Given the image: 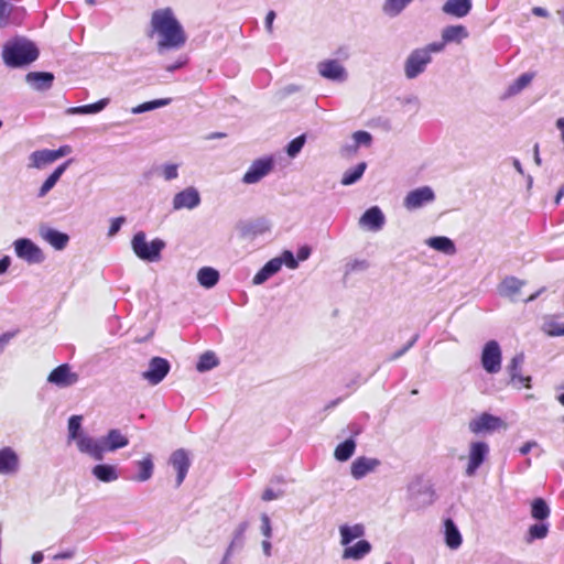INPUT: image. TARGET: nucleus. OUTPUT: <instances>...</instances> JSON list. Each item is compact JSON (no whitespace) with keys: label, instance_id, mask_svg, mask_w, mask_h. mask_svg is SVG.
<instances>
[{"label":"nucleus","instance_id":"nucleus-1","mask_svg":"<svg viewBox=\"0 0 564 564\" xmlns=\"http://www.w3.org/2000/svg\"><path fill=\"white\" fill-rule=\"evenodd\" d=\"M153 35L159 37L158 51L160 53L180 50L187 41L182 23L169 7L152 12L148 36L153 37Z\"/></svg>","mask_w":564,"mask_h":564},{"label":"nucleus","instance_id":"nucleus-2","mask_svg":"<svg viewBox=\"0 0 564 564\" xmlns=\"http://www.w3.org/2000/svg\"><path fill=\"white\" fill-rule=\"evenodd\" d=\"M3 64L12 69L29 67L40 56L36 43L25 36L15 35L2 46Z\"/></svg>","mask_w":564,"mask_h":564},{"label":"nucleus","instance_id":"nucleus-3","mask_svg":"<svg viewBox=\"0 0 564 564\" xmlns=\"http://www.w3.org/2000/svg\"><path fill=\"white\" fill-rule=\"evenodd\" d=\"M129 444V438L119 429H110L99 438L82 437L79 452L89 455L95 460L101 462L107 452H116Z\"/></svg>","mask_w":564,"mask_h":564},{"label":"nucleus","instance_id":"nucleus-4","mask_svg":"<svg viewBox=\"0 0 564 564\" xmlns=\"http://www.w3.org/2000/svg\"><path fill=\"white\" fill-rule=\"evenodd\" d=\"M166 242L161 238H154L147 241L144 231H137L131 239V249L140 260L144 262H158L162 258V251L165 249Z\"/></svg>","mask_w":564,"mask_h":564},{"label":"nucleus","instance_id":"nucleus-5","mask_svg":"<svg viewBox=\"0 0 564 564\" xmlns=\"http://www.w3.org/2000/svg\"><path fill=\"white\" fill-rule=\"evenodd\" d=\"M408 496L417 509L431 506L436 500L433 485L429 480H424L422 476H416L408 485Z\"/></svg>","mask_w":564,"mask_h":564},{"label":"nucleus","instance_id":"nucleus-6","mask_svg":"<svg viewBox=\"0 0 564 564\" xmlns=\"http://www.w3.org/2000/svg\"><path fill=\"white\" fill-rule=\"evenodd\" d=\"M501 362L502 350L500 344L496 339L486 341L480 354L482 369L489 375L498 373L501 370Z\"/></svg>","mask_w":564,"mask_h":564},{"label":"nucleus","instance_id":"nucleus-7","mask_svg":"<svg viewBox=\"0 0 564 564\" xmlns=\"http://www.w3.org/2000/svg\"><path fill=\"white\" fill-rule=\"evenodd\" d=\"M274 166L275 160L272 155L259 158L251 163L241 182L247 185L257 184L268 176L274 170Z\"/></svg>","mask_w":564,"mask_h":564},{"label":"nucleus","instance_id":"nucleus-8","mask_svg":"<svg viewBox=\"0 0 564 564\" xmlns=\"http://www.w3.org/2000/svg\"><path fill=\"white\" fill-rule=\"evenodd\" d=\"M17 257L30 264H39L45 260L42 249L30 238H18L13 242Z\"/></svg>","mask_w":564,"mask_h":564},{"label":"nucleus","instance_id":"nucleus-9","mask_svg":"<svg viewBox=\"0 0 564 564\" xmlns=\"http://www.w3.org/2000/svg\"><path fill=\"white\" fill-rule=\"evenodd\" d=\"M432 62V56L424 50H413L404 62V75L408 79H414L423 74L427 65Z\"/></svg>","mask_w":564,"mask_h":564},{"label":"nucleus","instance_id":"nucleus-10","mask_svg":"<svg viewBox=\"0 0 564 564\" xmlns=\"http://www.w3.org/2000/svg\"><path fill=\"white\" fill-rule=\"evenodd\" d=\"M489 445L485 441H474L469 444L468 463L465 469L467 477H473L477 474L481 465L489 456Z\"/></svg>","mask_w":564,"mask_h":564},{"label":"nucleus","instance_id":"nucleus-11","mask_svg":"<svg viewBox=\"0 0 564 564\" xmlns=\"http://www.w3.org/2000/svg\"><path fill=\"white\" fill-rule=\"evenodd\" d=\"M171 370V362L163 357L154 356L149 360L148 369L141 373L143 380L151 386L161 383Z\"/></svg>","mask_w":564,"mask_h":564},{"label":"nucleus","instance_id":"nucleus-12","mask_svg":"<svg viewBox=\"0 0 564 564\" xmlns=\"http://www.w3.org/2000/svg\"><path fill=\"white\" fill-rule=\"evenodd\" d=\"M79 380V375L72 371L69 364H61L55 367L47 377V382L58 388H68L76 384Z\"/></svg>","mask_w":564,"mask_h":564},{"label":"nucleus","instance_id":"nucleus-13","mask_svg":"<svg viewBox=\"0 0 564 564\" xmlns=\"http://www.w3.org/2000/svg\"><path fill=\"white\" fill-rule=\"evenodd\" d=\"M435 200V193L432 187L425 185L410 191L404 197L403 205L406 209L413 210L423 207Z\"/></svg>","mask_w":564,"mask_h":564},{"label":"nucleus","instance_id":"nucleus-14","mask_svg":"<svg viewBox=\"0 0 564 564\" xmlns=\"http://www.w3.org/2000/svg\"><path fill=\"white\" fill-rule=\"evenodd\" d=\"M318 74L330 82L343 83L347 79L346 68L337 59H324L317 64Z\"/></svg>","mask_w":564,"mask_h":564},{"label":"nucleus","instance_id":"nucleus-15","mask_svg":"<svg viewBox=\"0 0 564 564\" xmlns=\"http://www.w3.org/2000/svg\"><path fill=\"white\" fill-rule=\"evenodd\" d=\"M169 464L176 471L175 487L178 488L185 480L188 469L191 467L189 453L184 448H178L174 451L169 458Z\"/></svg>","mask_w":564,"mask_h":564},{"label":"nucleus","instance_id":"nucleus-16","mask_svg":"<svg viewBox=\"0 0 564 564\" xmlns=\"http://www.w3.org/2000/svg\"><path fill=\"white\" fill-rule=\"evenodd\" d=\"M202 197L198 189L194 186H188L177 192L172 200L173 209H194L200 205Z\"/></svg>","mask_w":564,"mask_h":564},{"label":"nucleus","instance_id":"nucleus-17","mask_svg":"<svg viewBox=\"0 0 564 564\" xmlns=\"http://www.w3.org/2000/svg\"><path fill=\"white\" fill-rule=\"evenodd\" d=\"M502 424L503 421L500 416L485 412L469 422V430L475 434L491 433L500 429Z\"/></svg>","mask_w":564,"mask_h":564},{"label":"nucleus","instance_id":"nucleus-18","mask_svg":"<svg viewBox=\"0 0 564 564\" xmlns=\"http://www.w3.org/2000/svg\"><path fill=\"white\" fill-rule=\"evenodd\" d=\"M524 362V354L519 352L512 357L510 360L507 371L510 377V381L513 386L520 388H530L531 387V377L530 376H523L521 373V367Z\"/></svg>","mask_w":564,"mask_h":564},{"label":"nucleus","instance_id":"nucleus-19","mask_svg":"<svg viewBox=\"0 0 564 564\" xmlns=\"http://www.w3.org/2000/svg\"><path fill=\"white\" fill-rule=\"evenodd\" d=\"M39 234L43 240H45L48 245L58 251L64 250L69 242L68 234L47 225H41L39 228Z\"/></svg>","mask_w":564,"mask_h":564},{"label":"nucleus","instance_id":"nucleus-20","mask_svg":"<svg viewBox=\"0 0 564 564\" xmlns=\"http://www.w3.org/2000/svg\"><path fill=\"white\" fill-rule=\"evenodd\" d=\"M386 224V216L379 206L367 208L359 218V225L370 231H379Z\"/></svg>","mask_w":564,"mask_h":564},{"label":"nucleus","instance_id":"nucleus-21","mask_svg":"<svg viewBox=\"0 0 564 564\" xmlns=\"http://www.w3.org/2000/svg\"><path fill=\"white\" fill-rule=\"evenodd\" d=\"M237 229L242 238H254L270 230V223L265 218L239 221Z\"/></svg>","mask_w":564,"mask_h":564},{"label":"nucleus","instance_id":"nucleus-22","mask_svg":"<svg viewBox=\"0 0 564 564\" xmlns=\"http://www.w3.org/2000/svg\"><path fill=\"white\" fill-rule=\"evenodd\" d=\"M380 464L381 462L378 458L359 456L351 463L350 474L356 480H360L372 473Z\"/></svg>","mask_w":564,"mask_h":564},{"label":"nucleus","instance_id":"nucleus-23","mask_svg":"<svg viewBox=\"0 0 564 564\" xmlns=\"http://www.w3.org/2000/svg\"><path fill=\"white\" fill-rule=\"evenodd\" d=\"M55 76L52 72L35 70L25 75V82L36 91H46L52 88Z\"/></svg>","mask_w":564,"mask_h":564},{"label":"nucleus","instance_id":"nucleus-24","mask_svg":"<svg viewBox=\"0 0 564 564\" xmlns=\"http://www.w3.org/2000/svg\"><path fill=\"white\" fill-rule=\"evenodd\" d=\"M19 464V455L12 447L6 446L0 449V474L11 475L17 473Z\"/></svg>","mask_w":564,"mask_h":564},{"label":"nucleus","instance_id":"nucleus-25","mask_svg":"<svg viewBox=\"0 0 564 564\" xmlns=\"http://www.w3.org/2000/svg\"><path fill=\"white\" fill-rule=\"evenodd\" d=\"M444 528V542L451 550H457L463 543L460 531L452 518H446L443 521Z\"/></svg>","mask_w":564,"mask_h":564},{"label":"nucleus","instance_id":"nucleus-26","mask_svg":"<svg viewBox=\"0 0 564 564\" xmlns=\"http://www.w3.org/2000/svg\"><path fill=\"white\" fill-rule=\"evenodd\" d=\"M473 9L471 0H447L443 7L442 11L454 18H465L470 13Z\"/></svg>","mask_w":564,"mask_h":564},{"label":"nucleus","instance_id":"nucleus-27","mask_svg":"<svg viewBox=\"0 0 564 564\" xmlns=\"http://www.w3.org/2000/svg\"><path fill=\"white\" fill-rule=\"evenodd\" d=\"M372 545L368 540L360 539L355 544L346 545L343 552V558L359 561L368 555Z\"/></svg>","mask_w":564,"mask_h":564},{"label":"nucleus","instance_id":"nucleus-28","mask_svg":"<svg viewBox=\"0 0 564 564\" xmlns=\"http://www.w3.org/2000/svg\"><path fill=\"white\" fill-rule=\"evenodd\" d=\"M91 475L101 482H112L119 478V470L116 465L99 463L93 466Z\"/></svg>","mask_w":564,"mask_h":564},{"label":"nucleus","instance_id":"nucleus-29","mask_svg":"<svg viewBox=\"0 0 564 564\" xmlns=\"http://www.w3.org/2000/svg\"><path fill=\"white\" fill-rule=\"evenodd\" d=\"M524 284L525 282L523 280L508 275L499 283L498 293L500 296L509 297L511 301H514V295L521 291Z\"/></svg>","mask_w":564,"mask_h":564},{"label":"nucleus","instance_id":"nucleus-30","mask_svg":"<svg viewBox=\"0 0 564 564\" xmlns=\"http://www.w3.org/2000/svg\"><path fill=\"white\" fill-rule=\"evenodd\" d=\"M281 270V262L273 258L265 262L260 270L252 278V283L254 285H261L265 283L269 279L275 275Z\"/></svg>","mask_w":564,"mask_h":564},{"label":"nucleus","instance_id":"nucleus-31","mask_svg":"<svg viewBox=\"0 0 564 564\" xmlns=\"http://www.w3.org/2000/svg\"><path fill=\"white\" fill-rule=\"evenodd\" d=\"M425 243L431 248L438 252H442L446 256H453L456 253V245L453 239L446 236H433L426 239Z\"/></svg>","mask_w":564,"mask_h":564},{"label":"nucleus","instance_id":"nucleus-32","mask_svg":"<svg viewBox=\"0 0 564 564\" xmlns=\"http://www.w3.org/2000/svg\"><path fill=\"white\" fill-rule=\"evenodd\" d=\"M110 102L109 98H101L96 102L69 107L65 110L68 116L75 115H95L102 111Z\"/></svg>","mask_w":564,"mask_h":564},{"label":"nucleus","instance_id":"nucleus-33","mask_svg":"<svg viewBox=\"0 0 564 564\" xmlns=\"http://www.w3.org/2000/svg\"><path fill=\"white\" fill-rule=\"evenodd\" d=\"M469 36L467 28L463 24L447 25L442 31V40L448 43H460Z\"/></svg>","mask_w":564,"mask_h":564},{"label":"nucleus","instance_id":"nucleus-34","mask_svg":"<svg viewBox=\"0 0 564 564\" xmlns=\"http://www.w3.org/2000/svg\"><path fill=\"white\" fill-rule=\"evenodd\" d=\"M340 543L346 546L352 543L356 539H361L365 535V527L361 523L354 525L343 524L339 527Z\"/></svg>","mask_w":564,"mask_h":564},{"label":"nucleus","instance_id":"nucleus-35","mask_svg":"<svg viewBox=\"0 0 564 564\" xmlns=\"http://www.w3.org/2000/svg\"><path fill=\"white\" fill-rule=\"evenodd\" d=\"M530 514L535 521H549L551 508L542 497L534 498L530 503Z\"/></svg>","mask_w":564,"mask_h":564},{"label":"nucleus","instance_id":"nucleus-36","mask_svg":"<svg viewBox=\"0 0 564 564\" xmlns=\"http://www.w3.org/2000/svg\"><path fill=\"white\" fill-rule=\"evenodd\" d=\"M138 468V474L133 477L134 480L144 482L153 476L154 463L151 454H147L141 460L134 462Z\"/></svg>","mask_w":564,"mask_h":564},{"label":"nucleus","instance_id":"nucleus-37","mask_svg":"<svg viewBox=\"0 0 564 564\" xmlns=\"http://www.w3.org/2000/svg\"><path fill=\"white\" fill-rule=\"evenodd\" d=\"M220 280L219 271L213 267H203L197 272V282L205 289H212Z\"/></svg>","mask_w":564,"mask_h":564},{"label":"nucleus","instance_id":"nucleus-38","mask_svg":"<svg viewBox=\"0 0 564 564\" xmlns=\"http://www.w3.org/2000/svg\"><path fill=\"white\" fill-rule=\"evenodd\" d=\"M356 447V440H352V437L346 438L336 446L334 451L335 459L340 463L349 460L354 456Z\"/></svg>","mask_w":564,"mask_h":564},{"label":"nucleus","instance_id":"nucleus-39","mask_svg":"<svg viewBox=\"0 0 564 564\" xmlns=\"http://www.w3.org/2000/svg\"><path fill=\"white\" fill-rule=\"evenodd\" d=\"M550 532L549 521H535L531 524L525 533L524 540L527 543H532L536 540H542L547 536Z\"/></svg>","mask_w":564,"mask_h":564},{"label":"nucleus","instance_id":"nucleus-40","mask_svg":"<svg viewBox=\"0 0 564 564\" xmlns=\"http://www.w3.org/2000/svg\"><path fill=\"white\" fill-rule=\"evenodd\" d=\"M249 528V521H241L234 531L232 540L227 547V555H231L236 550H241L245 545V534Z\"/></svg>","mask_w":564,"mask_h":564},{"label":"nucleus","instance_id":"nucleus-41","mask_svg":"<svg viewBox=\"0 0 564 564\" xmlns=\"http://www.w3.org/2000/svg\"><path fill=\"white\" fill-rule=\"evenodd\" d=\"M367 170V163L366 162H359L355 166L346 170L341 176L340 183L344 186H349L356 184L365 174Z\"/></svg>","mask_w":564,"mask_h":564},{"label":"nucleus","instance_id":"nucleus-42","mask_svg":"<svg viewBox=\"0 0 564 564\" xmlns=\"http://www.w3.org/2000/svg\"><path fill=\"white\" fill-rule=\"evenodd\" d=\"M82 422H83V417L80 415H76V414L72 415L67 422L68 437L70 440L76 441L78 448H79V441L82 440V437H90L89 435H87L83 432Z\"/></svg>","mask_w":564,"mask_h":564},{"label":"nucleus","instance_id":"nucleus-43","mask_svg":"<svg viewBox=\"0 0 564 564\" xmlns=\"http://www.w3.org/2000/svg\"><path fill=\"white\" fill-rule=\"evenodd\" d=\"M218 365L219 359L216 354L212 350H207L199 356L196 362V370L203 373L214 369Z\"/></svg>","mask_w":564,"mask_h":564},{"label":"nucleus","instance_id":"nucleus-44","mask_svg":"<svg viewBox=\"0 0 564 564\" xmlns=\"http://www.w3.org/2000/svg\"><path fill=\"white\" fill-rule=\"evenodd\" d=\"M412 2V0H386L382 12L389 18H395Z\"/></svg>","mask_w":564,"mask_h":564},{"label":"nucleus","instance_id":"nucleus-45","mask_svg":"<svg viewBox=\"0 0 564 564\" xmlns=\"http://www.w3.org/2000/svg\"><path fill=\"white\" fill-rule=\"evenodd\" d=\"M172 102L171 98H158L149 101H144L132 108V113L140 115L151 110H155L165 106H169Z\"/></svg>","mask_w":564,"mask_h":564},{"label":"nucleus","instance_id":"nucleus-46","mask_svg":"<svg viewBox=\"0 0 564 564\" xmlns=\"http://www.w3.org/2000/svg\"><path fill=\"white\" fill-rule=\"evenodd\" d=\"M30 160L32 161L31 165L36 169H41L46 164L55 162L53 152L50 149L36 150L32 152Z\"/></svg>","mask_w":564,"mask_h":564},{"label":"nucleus","instance_id":"nucleus-47","mask_svg":"<svg viewBox=\"0 0 564 564\" xmlns=\"http://www.w3.org/2000/svg\"><path fill=\"white\" fill-rule=\"evenodd\" d=\"M533 77L534 75L532 73H522L512 84L509 85L507 95L513 96L519 94L532 82Z\"/></svg>","mask_w":564,"mask_h":564},{"label":"nucleus","instance_id":"nucleus-48","mask_svg":"<svg viewBox=\"0 0 564 564\" xmlns=\"http://www.w3.org/2000/svg\"><path fill=\"white\" fill-rule=\"evenodd\" d=\"M306 133H302L294 139H292L286 145H285V153L289 158L294 159L296 158L302 149L304 148L306 143Z\"/></svg>","mask_w":564,"mask_h":564},{"label":"nucleus","instance_id":"nucleus-49","mask_svg":"<svg viewBox=\"0 0 564 564\" xmlns=\"http://www.w3.org/2000/svg\"><path fill=\"white\" fill-rule=\"evenodd\" d=\"M352 140H354V142L351 143L352 150H358L360 147H366V148L370 147L373 138L370 132L365 131V130H358L352 133Z\"/></svg>","mask_w":564,"mask_h":564},{"label":"nucleus","instance_id":"nucleus-50","mask_svg":"<svg viewBox=\"0 0 564 564\" xmlns=\"http://www.w3.org/2000/svg\"><path fill=\"white\" fill-rule=\"evenodd\" d=\"M281 262V267L285 265L289 269H296L299 267V260L294 256L293 251L284 250L279 257H275Z\"/></svg>","mask_w":564,"mask_h":564},{"label":"nucleus","instance_id":"nucleus-51","mask_svg":"<svg viewBox=\"0 0 564 564\" xmlns=\"http://www.w3.org/2000/svg\"><path fill=\"white\" fill-rule=\"evenodd\" d=\"M162 176L165 181H173L178 177V164L165 163L160 167Z\"/></svg>","mask_w":564,"mask_h":564},{"label":"nucleus","instance_id":"nucleus-52","mask_svg":"<svg viewBox=\"0 0 564 564\" xmlns=\"http://www.w3.org/2000/svg\"><path fill=\"white\" fill-rule=\"evenodd\" d=\"M420 338V335L416 333L412 336V338L404 345L402 346L400 349H398L397 351H394L390 357H389V360H397L399 359L400 357H402L404 354H406L414 345L415 343L419 340Z\"/></svg>","mask_w":564,"mask_h":564},{"label":"nucleus","instance_id":"nucleus-53","mask_svg":"<svg viewBox=\"0 0 564 564\" xmlns=\"http://www.w3.org/2000/svg\"><path fill=\"white\" fill-rule=\"evenodd\" d=\"M124 216H118L110 220V226L108 229V237H115L121 229L122 225L126 223Z\"/></svg>","mask_w":564,"mask_h":564},{"label":"nucleus","instance_id":"nucleus-54","mask_svg":"<svg viewBox=\"0 0 564 564\" xmlns=\"http://www.w3.org/2000/svg\"><path fill=\"white\" fill-rule=\"evenodd\" d=\"M10 9V0H0V28L8 24Z\"/></svg>","mask_w":564,"mask_h":564},{"label":"nucleus","instance_id":"nucleus-55","mask_svg":"<svg viewBox=\"0 0 564 564\" xmlns=\"http://www.w3.org/2000/svg\"><path fill=\"white\" fill-rule=\"evenodd\" d=\"M57 184V181L53 178L51 175H48L45 181L42 183L41 187L37 192V197L42 198L45 197L48 192Z\"/></svg>","mask_w":564,"mask_h":564},{"label":"nucleus","instance_id":"nucleus-56","mask_svg":"<svg viewBox=\"0 0 564 564\" xmlns=\"http://www.w3.org/2000/svg\"><path fill=\"white\" fill-rule=\"evenodd\" d=\"M261 533L265 536V539L272 538V524L271 519L267 513L261 514Z\"/></svg>","mask_w":564,"mask_h":564},{"label":"nucleus","instance_id":"nucleus-57","mask_svg":"<svg viewBox=\"0 0 564 564\" xmlns=\"http://www.w3.org/2000/svg\"><path fill=\"white\" fill-rule=\"evenodd\" d=\"M188 64V57L187 55H181L174 63H171L165 66V70L170 73H174L178 69H182Z\"/></svg>","mask_w":564,"mask_h":564},{"label":"nucleus","instance_id":"nucleus-58","mask_svg":"<svg viewBox=\"0 0 564 564\" xmlns=\"http://www.w3.org/2000/svg\"><path fill=\"white\" fill-rule=\"evenodd\" d=\"M368 268H369V262L367 260L356 259L346 265V273L348 274L349 272H352V271H364V270H367Z\"/></svg>","mask_w":564,"mask_h":564},{"label":"nucleus","instance_id":"nucleus-59","mask_svg":"<svg viewBox=\"0 0 564 564\" xmlns=\"http://www.w3.org/2000/svg\"><path fill=\"white\" fill-rule=\"evenodd\" d=\"M446 42L442 40L441 42H432L425 45L424 47H420V50H424L429 55L432 56V53H440L445 48Z\"/></svg>","mask_w":564,"mask_h":564},{"label":"nucleus","instance_id":"nucleus-60","mask_svg":"<svg viewBox=\"0 0 564 564\" xmlns=\"http://www.w3.org/2000/svg\"><path fill=\"white\" fill-rule=\"evenodd\" d=\"M301 90V87L296 84H289L278 91L280 99L286 98Z\"/></svg>","mask_w":564,"mask_h":564},{"label":"nucleus","instance_id":"nucleus-61","mask_svg":"<svg viewBox=\"0 0 564 564\" xmlns=\"http://www.w3.org/2000/svg\"><path fill=\"white\" fill-rule=\"evenodd\" d=\"M74 162V159H68L62 164H59L50 175L55 178L57 182L62 177V175L65 173L67 167Z\"/></svg>","mask_w":564,"mask_h":564},{"label":"nucleus","instance_id":"nucleus-62","mask_svg":"<svg viewBox=\"0 0 564 564\" xmlns=\"http://www.w3.org/2000/svg\"><path fill=\"white\" fill-rule=\"evenodd\" d=\"M283 495H284L283 490L275 491L272 488H265L264 491L262 492L261 499L263 501H271V500L282 497Z\"/></svg>","mask_w":564,"mask_h":564},{"label":"nucleus","instance_id":"nucleus-63","mask_svg":"<svg viewBox=\"0 0 564 564\" xmlns=\"http://www.w3.org/2000/svg\"><path fill=\"white\" fill-rule=\"evenodd\" d=\"M365 427L362 424L358 422H350L347 425V431L349 432V437H352L355 440L357 436H359L364 432Z\"/></svg>","mask_w":564,"mask_h":564},{"label":"nucleus","instance_id":"nucleus-64","mask_svg":"<svg viewBox=\"0 0 564 564\" xmlns=\"http://www.w3.org/2000/svg\"><path fill=\"white\" fill-rule=\"evenodd\" d=\"M547 330V335L552 337L564 336V324L552 323Z\"/></svg>","mask_w":564,"mask_h":564}]
</instances>
